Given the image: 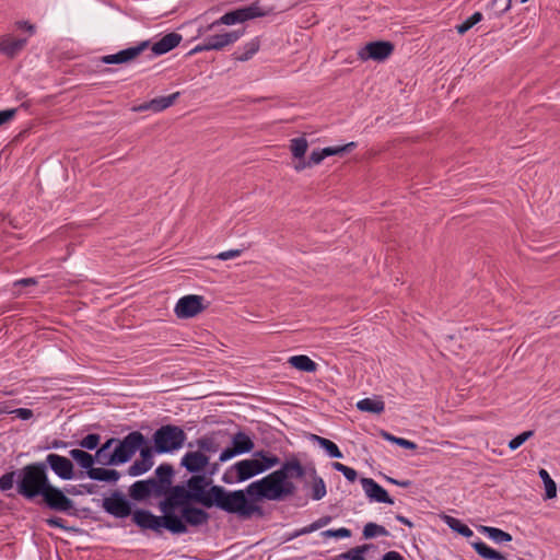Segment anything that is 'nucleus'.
I'll list each match as a JSON object with an SVG mask.
<instances>
[{
    "mask_svg": "<svg viewBox=\"0 0 560 560\" xmlns=\"http://www.w3.org/2000/svg\"><path fill=\"white\" fill-rule=\"evenodd\" d=\"M100 441H101V436L98 434L91 433V434H88L86 436H84L79 442V445L85 450H95L98 446Z\"/></svg>",
    "mask_w": 560,
    "mask_h": 560,
    "instance_id": "obj_46",
    "label": "nucleus"
},
{
    "mask_svg": "<svg viewBox=\"0 0 560 560\" xmlns=\"http://www.w3.org/2000/svg\"><path fill=\"white\" fill-rule=\"evenodd\" d=\"M117 442H118L117 439L112 438V439L107 440L98 450H103V451H107L108 452L114 444L117 445Z\"/></svg>",
    "mask_w": 560,
    "mask_h": 560,
    "instance_id": "obj_61",
    "label": "nucleus"
},
{
    "mask_svg": "<svg viewBox=\"0 0 560 560\" xmlns=\"http://www.w3.org/2000/svg\"><path fill=\"white\" fill-rule=\"evenodd\" d=\"M288 362L292 368L299 371L313 373L317 370V364L304 354L290 357Z\"/></svg>",
    "mask_w": 560,
    "mask_h": 560,
    "instance_id": "obj_24",
    "label": "nucleus"
},
{
    "mask_svg": "<svg viewBox=\"0 0 560 560\" xmlns=\"http://www.w3.org/2000/svg\"><path fill=\"white\" fill-rule=\"evenodd\" d=\"M180 466L192 475H207L209 455L196 450L188 451L180 458Z\"/></svg>",
    "mask_w": 560,
    "mask_h": 560,
    "instance_id": "obj_15",
    "label": "nucleus"
},
{
    "mask_svg": "<svg viewBox=\"0 0 560 560\" xmlns=\"http://www.w3.org/2000/svg\"><path fill=\"white\" fill-rule=\"evenodd\" d=\"M383 560H404L397 551H388L384 555Z\"/></svg>",
    "mask_w": 560,
    "mask_h": 560,
    "instance_id": "obj_58",
    "label": "nucleus"
},
{
    "mask_svg": "<svg viewBox=\"0 0 560 560\" xmlns=\"http://www.w3.org/2000/svg\"><path fill=\"white\" fill-rule=\"evenodd\" d=\"M70 457L77 462V464L88 470H91L93 468V465L95 463L94 456L90 453L80 450V448H73L69 452Z\"/></svg>",
    "mask_w": 560,
    "mask_h": 560,
    "instance_id": "obj_30",
    "label": "nucleus"
},
{
    "mask_svg": "<svg viewBox=\"0 0 560 560\" xmlns=\"http://www.w3.org/2000/svg\"><path fill=\"white\" fill-rule=\"evenodd\" d=\"M471 546L475 549V551L483 559L506 560V557L503 553L490 548L487 544H485L481 540L472 542Z\"/></svg>",
    "mask_w": 560,
    "mask_h": 560,
    "instance_id": "obj_27",
    "label": "nucleus"
},
{
    "mask_svg": "<svg viewBox=\"0 0 560 560\" xmlns=\"http://www.w3.org/2000/svg\"><path fill=\"white\" fill-rule=\"evenodd\" d=\"M533 435H534V431H532V430L522 432L521 434H518L517 436H515L514 439H512L509 442V448L511 451L517 450L522 444H524Z\"/></svg>",
    "mask_w": 560,
    "mask_h": 560,
    "instance_id": "obj_47",
    "label": "nucleus"
},
{
    "mask_svg": "<svg viewBox=\"0 0 560 560\" xmlns=\"http://www.w3.org/2000/svg\"><path fill=\"white\" fill-rule=\"evenodd\" d=\"M145 444L143 434L139 431H133L126 435L121 441L118 440L114 448V458L118 465L125 464L131 459L136 452Z\"/></svg>",
    "mask_w": 560,
    "mask_h": 560,
    "instance_id": "obj_9",
    "label": "nucleus"
},
{
    "mask_svg": "<svg viewBox=\"0 0 560 560\" xmlns=\"http://www.w3.org/2000/svg\"><path fill=\"white\" fill-rule=\"evenodd\" d=\"M103 506L107 513L116 517H126L131 512L129 502L119 495L106 498L104 500Z\"/></svg>",
    "mask_w": 560,
    "mask_h": 560,
    "instance_id": "obj_19",
    "label": "nucleus"
},
{
    "mask_svg": "<svg viewBox=\"0 0 560 560\" xmlns=\"http://www.w3.org/2000/svg\"><path fill=\"white\" fill-rule=\"evenodd\" d=\"M149 47V42H142L137 46L122 49L116 54L102 57V62L107 65L127 63L133 61L142 51Z\"/></svg>",
    "mask_w": 560,
    "mask_h": 560,
    "instance_id": "obj_17",
    "label": "nucleus"
},
{
    "mask_svg": "<svg viewBox=\"0 0 560 560\" xmlns=\"http://www.w3.org/2000/svg\"><path fill=\"white\" fill-rule=\"evenodd\" d=\"M16 471L5 472L0 477V490L7 492L13 488Z\"/></svg>",
    "mask_w": 560,
    "mask_h": 560,
    "instance_id": "obj_48",
    "label": "nucleus"
},
{
    "mask_svg": "<svg viewBox=\"0 0 560 560\" xmlns=\"http://www.w3.org/2000/svg\"><path fill=\"white\" fill-rule=\"evenodd\" d=\"M26 43V38H14L11 35L2 36L0 38V52L13 58L25 47Z\"/></svg>",
    "mask_w": 560,
    "mask_h": 560,
    "instance_id": "obj_22",
    "label": "nucleus"
},
{
    "mask_svg": "<svg viewBox=\"0 0 560 560\" xmlns=\"http://www.w3.org/2000/svg\"><path fill=\"white\" fill-rule=\"evenodd\" d=\"M46 523L51 527L65 528L63 520L60 517H50L46 520Z\"/></svg>",
    "mask_w": 560,
    "mask_h": 560,
    "instance_id": "obj_57",
    "label": "nucleus"
},
{
    "mask_svg": "<svg viewBox=\"0 0 560 560\" xmlns=\"http://www.w3.org/2000/svg\"><path fill=\"white\" fill-rule=\"evenodd\" d=\"M322 535L324 537L348 538L351 536V530L346 527H341L338 529H327L323 532Z\"/></svg>",
    "mask_w": 560,
    "mask_h": 560,
    "instance_id": "obj_50",
    "label": "nucleus"
},
{
    "mask_svg": "<svg viewBox=\"0 0 560 560\" xmlns=\"http://www.w3.org/2000/svg\"><path fill=\"white\" fill-rule=\"evenodd\" d=\"M264 15L265 12L256 4L240 8L223 14L220 19L215 20L211 24L200 26L198 28V34L205 35L206 33H209L212 30H217L221 25H234Z\"/></svg>",
    "mask_w": 560,
    "mask_h": 560,
    "instance_id": "obj_8",
    "label": "nucleus"
},
{
    "mask_svg": "<svg viewBox=\"0 0 560 560\" xmlns=\"http://www.w3.org/2000/svg\"><path fill=\"white\" fill-rule=\"evenodd\" d=\"M47 506L57 512H70L74 505L59 488L49 483L40 495Z\"/></svg>",
    "mask_w": 560,
    "mask_h": 560,
    "instance_id": "obj_12",
    "label": "nucleus"
},
{
    "mask_svg": "<svg viewBox=\"0 0 560 560\" xmlns=\"http://www.w3.org/2000/svg\"><path fill=\"white\" fill-rule=\"evenodd\" d=\"M304 469L300 462L292 460L284 463L280 469L272 471L260 480L254 481L246 487V494L249 497L269 501H281L295 492V486L290 478H301Z\"/></svg>",
    "mask_w": 560,
    "mask_h": 560,
    "instance_id": "obj_2",
    "label": "nucleus"
},
{
    "mask_svg": "<svg viewBox=\"0 0 560 560\" xmlns=\"http://www.w3.org/2000/svg\"><path fill=\"white\" fill-rule=\"evenodd\" d=\"M11 413H14L18 418L22 420H28L33 417V411L27 408H18L11 411Z\"/></svg>",
    "mask_w": 560,
    "mask_h": 560,
    "instance_id": "obj_54",
    "label": "nucleus"
},
{
    "mask_svg": "<svg viewBox=\"0 0 560 560\" xmlns=\"http://www.w3.org/2000/svg\"><path fill=\"white\" fill-rule=\"evenodd\" d=\"M203 302L205 298L201 295H185L177 301L174 313L179 319L192 318L205 311Z\"/></svg>",
    "mask_w": 560,
    "mask_h": 560,
    "instance_id": "obj_11",
    "label": "nucleus"
},
{
    "mask_svg": "<svg viewBox=\"0 0 560 560\" xmlns=\"http://www.w3.org/2000/svg\"><path fill=\"white\" fill-rule=\"evenodd\" d=\"M479 530L487 535L488 538H490L492 541H494L495 544H504V542H510L512 540V536L500 529V528H497V527H491V526H480L479 527Z\"/></svg>",
    "mask_w": 560,
    "mask_h": 560,
    "instance_id": "obj_29",
    "label": "nucleus"
},
{
    "mask_svg": "<svg viewBox=\"0 0 560 560\" xmlns=\"http://www.w3.org/2000/svg\"><path fill=\"white\" fill-rule=\"evenodd\" d=\"M16 114L15 108L0 110V126L10 121Z\"/></svg>",
    "mask_w": 560,
    "mask_h": 560,
    "instance_id": "obj_53",
    "label": "nucleus"
},
{
    "mask_svg": "<svg viewBox=\"0 0 560 560\" xmlns=\"http://www.w3.org/2000/svg\"><path fill=\"white\" fill-rule=\"evenodd\" d=\"M376 536H388V530L384 526H381L376 523L370 522L365 524L363 528V537L365 539H371Z\"/></svg>",
    "mask_w": 560,
    "mask_h": 560,
    "instance_id": "obj_37",
    "label": "nucleus"
},
{
    "mask_svg": "<svg viewBox=\"0 0 560 560\" xmlns=\"http://www.w3.org/2000/svg\"><path fill=\"white\" fill-rule=\"evenodd\" d=\"M357 408L361 411L381 413L385 409V404L381 399L364 398L357 402Z\"/></svg>",
    "mask_w": 560,
    "mask_h": 560,
    "instance_id": "obj_32",
    "label": "nucleus"
},
{
    "mask_svg": "<svg viewBox=\"0 0 560 560\" xmlns=\"http://www.w3.org/2000/svg\"><path fill=\"white\" fill-rule=\"evenodd\" d=\"M189 501L191 500L184 486L170 487L165 499L159 505L163 516H156L147 510H136L132 513V521L142 529L160 533L162 528H166L173 534H184L187 532V527L183 520L174 514V510L184 509Z\"/></svg>",
    "mask_w": 560,
    "mask_h": 560,
    "instance_id": "obj_1",
    "label": "nucleus"
},
{
    "mask_svg": "<svg viewBox=\"0 0 560 560\" xmlns=\"http://www.w3.org/2000/svg\"><path fill=\"white\" fill-rule=\"evenodd\" d=\"M445 523L455 532L463 535L464 537H471L474 532L465 524H463L459 520L445 516Z\"/></svg>",
    "mask_w": 560,
    "mask_h": 560,
    "instance_id": "obj_36",
    "label": "nucleus"
},
{
    "mask_svg": "<svg viewBox=\"0 0 560 560\" xmlns=\"http://www.w3.org/2000/svg\"><path fill=\"white\" fill-rule=\"evenodd\" d=\"M387 481H389L390 483L397 485L399 487H402V488H408L411 485V482L409 480L399 481V480H396L390 477L387 478Z\"/></svg>",
    "mask_w": 560,
    "mask_h": 560,
    "instance_id": "obj_62",
    "label": "nucleus"
},
{
    "mask_svg": "<svg viewBox=\"0 0 560 560\" xmlns=\"http://www.w3.org/2000/svg\"><path fill=\"white\" fill-rule=\"evenodd\" d=\"M182 35L178 33H168L164 35L161 39L155 42L151 46V50L155 56L164 55L175 47H177L182 40Z\"/></svg>",
    "mask_w": 560,
    "mask_h": 560,
    "instance_id": "obj_21",
    "label": "nucleus"
},
{
    "mask_svg": "<svg viewBox=\"0 0 560 560\" xmlns=\"http://www.w3.org/2000/svg\"><path fill=\"white\" fill-rule=\"evenodd\" d=\"M306 167H311L308 161H305L304 158L299 160V162L294 165V170L296 172H301L305 170Z\"/></svg>",
    "mask_w": 560,
    "mask_h": 560,
    "instance_id": "obj_59",
    "label": "nucleus"
},
{
    "mask_svg": "<svg viewBox=\"0 0 560 560\" xmlns=\"http://www.w3.org/2000/svg\"><path fill=\"white\" fill-rule=\"evenodd\" d=\"M37 281L34 278H24L15 282V285H35Z\"/></svg>",
    "mask_w": 560,
    "mask_h": 560,
    "instance_id": "obj_60",
    "label": "nucleus"
},
{
    "mask_svg": "<svg viewBox=\"0 0 560 560\" xmlns=\"http://www.w3.org/2000/svg\"><path fill=\"white\" fill-rule=\"evenodd\" d=\"M243 35V31H225L220 27L217 30H212L205 35H199V37H203L202 42L196 45L188 55L192 56L202 51L209 50H222L225 47L233 45L236 43L241 36Z\"/></svg>",
    "mask_w": 560,
    "mask_h": 560,
    "instance_id": "obj_6",
    "label": "nucleus"
},
{
    "mask_svg": "<svg viewBox=\"0 0 560 560\" xmlns=\"http://www.w3.org/2000/svg\"><path fill=\"white\" fill-rule=\"evenodd\" d=\"M140 459L136 460L129 468L128 472L130 476H139L151 469L153 466L152 451L150 447H140Z\"/></svg>",
    "mask_w": 560,
    "mask_h": 560,
    "instance_id": "obj_20",
    "label": "nucleus"
},
{
    "mask_svg": "<svg viewBox=\"0 0 560 560\" xmlns=\"http://www.w3.org/2000/svg\"><path fill=\"white\" fill-rule=\"evenodd\" d=\"M326 158V155L323 153V149L322 150H314L311 155H310V159H308V163L311 166L313 165H318L323 162V160Z\"/></svg>",
    "mask_w": 560,
    "mask_h": 560,
    "instance_id": "obj_51",
    "label": "nucleus"
},
{
    "mask_svg": "<svg viewBox=\"0 0 560 560\" xmlns=\"http://www.w3.org/2000/svg\"><path fill=\"white\" fill-rule=\"evenodd\" d=\"M174 475V469L168 464H162L155 469L156 480L162 481L164 485H172V478Z\"/></svg>",
    "mask_w": 560,
    "mask_h": 560,
    "instance_id": "obj_39",
    "label": "nucleus"
},
{
    "mask_svg": "<svg viewBox=\"0 0 560 560\" xmlns=\"http://www.w3.org/2000/svg\"><path fill=\"white\" fill-rule=\"evenodd\" d=\"M218 469H219V464L218 463H213V464L209 463L207 475H209L211 477V476H213L218 471Z\"/></svg>",
    "mask_w": 560,
    "mask_h": 560,
    "instance_id": "obj_64",
    "label": "nucleus"
},
{
    "mask_svg": "<svg viewBox=\"0 0 560 560\" xmlns=\"http://www.w3.org/2000/svg\"><path fill=\"white\" fill-rule=\"evenodd\" d=\"M331 522V517L330 516H323L318 520H316L315 522H313L312 524L303 527L302 529H300V535H305V534H311L322 527H325L326 525H328L329 523Z\"/></svg>",
    "mask_w": 560,
    "mask_h": 560,
    "instance_id": "obj_42",
    "label": "nucleus"
},
{
    "mask_svg": "<svg viewBox=\"0 0 560 560\" xmlns=\"http://www.w3.org/2000/svg\"><path fill=\"white\" fill-rule=\"evenodd\" d=\"M179 96V92H175L173 94L166 96L155 97L150 101V105L152 106V112L160 113L168 107H171Z\"/></svg>",
    "mask_w": 560,
    "mask_h": 560,
    "instance_id": "obj_33",
    "label": "nucleus"
},
{
    "mask_svg": "<svg viewBox=\"0 0 560 560\" xmlns=\"http://www.w3.org/2000/svg\"><path fill=\"white\" fill-rule=\"evenodd\" d=\"M394 51V45L389 42L377 40L368 43L358 51V58L362 61H384Z\"/></svg>",
    "mask_w": 560,
    "mask_h": 560,
    "instance_id": "obj_13",
    "label": "nucleus"
},
{
    "mask_svg": "<svg viewBox=\"0 0 560 560\" xmlns=\"http://www.w3.org/2000/svg\"><path fill=\"white\" fill-rule=\"evenodd\" d=\"M382 436L386 440V441H389L394 444H397V441L399 440V438L388 433V432H382Z\"/></svg>",
    "mask_w": 560,
    "mask_h": 560,
    "instance_id": "obj_63",
    "label": "nucleus"
},
{
    "mask_svg": "<svg viewBox=\"0 0 560 560\" xmlns=\"http://www.w3.org/2000/svg\"><path fill=\"white\" fill-rule=\"evenodd\" d=\"M49 483L45 463L28 464L19 471L18 492L26 499L42 495Z\"/></svg>",
    "mask_w": 560,
    "mask_h": 560,
    "instance_id": "obj_3",
    "label": "nucleus"
},
{
    "mask_svg": "<svg viewBox=\"0 0 560 560\" xmlns=\"http://www.w3.org/2000/svg\"><path fill=\"white\" fill-rule=\"evenodd\" d=\"M259 47L260 43L258 38H254L234 52V59L237 61H247L259 50Z\"/></svg>",
    "mask_w": 560,
    "mask_h": 560,
    "instance_id": "obj_28",
    "label": "nucleus"
},
{
    "mask_svg": "<svg viewBox=\"0 0 560 560\" xmlns=\"http://www.w3.org/2000/svg\"><path fill=\"white\" fill-rule=\"evenodd\" d=\"M189 447H192L194 444L189 443ZM195 446H197L198 451L205 454H214L220 450V444L217 442L213 435H205L195 441Z\"/></svg>",
    "mask_w": 560,
    "mask_h": 560,
    "instance_id": "obj_26",
    "label": "nucleus"
},
{
    "mask_svg": "<svg viewBox=\"0 0 560 560\" xmlns=\"http://www.w3.org/2000/svg\"><path fill=\"white\" fill-rule=\"evenodd\" d=\"M280 459L266 452H256L253 458H247L235 463L232 470L236 474V482L248 480L266 470L277 466Z\"/></svg>",
    "mask_w": 560,
    "mask_h": 560,
    "instance_id": "obj_5",
    "label": "nucleus"
},
{
    "mask_svg": "<svg viewBox=\"0 0 560 560\" xmlns=\"http://www.w3.org/2000/svg\"><path fill=\"white\" fill-rule=\"evenodd\" d=\"M355 147H357L355 142H349V143L343 144V145L324 148L323 149V153L326 155V158L327 156H331V155H341V154H343L346 152L351 151Z\"/></svg>",
    "mask_w": 560,
    "mask_h": 560,
    "instance_id": "obj_41",
    "label": "nucleus"
},
{
    "mask_svg": "<svg viewBox=\"0 0 560 560\" xmlns=\"http://www.w3.org/2000/svg\"><path fill=\"white\" fill-rule=\"evenodd\" d=\"M186 439L185 431L173 424L162 425L153 434L154 447L159 454L173 453L182 448Z\"/></svg>",
    "mask_w": 560,
    "mask_h": 560,
    "instance_id": "obj_7",
    "label": "nucleus"
},
{
    "mask_svg": "<svg viewBox=\"0 0 560 560\" xmlns=\"http://www.w3.org/2000/svg\"><path fill=\"white\" fill-rule=\"evenodd\" d=\"M44 463L46 464V467L49 466L54 474L60 479L71 480L74 478V467L68 457L50 453L46 456Z\"/></svg>",
    "mask_w": 560,
    "mask_h": 560,
    "instance_id": "obj_16",
    "label": "nucleus"
},
{
    "mask_svg": "<svg viewBox=\"0 0 560 560\" xmlns=\"http://www.w3.org/2000/svg\"><path fill=\"white\" fill-rule=\"evenodd\" d=\"M210 483L211 479L207 478L206 475H192L187 480V492L190 500L206 508H212L213 495L211 494V488L206 490Z\"/></svg>",
    "mask_w": 560,
    "mask_h": 560,
    "instance_id": "obj_10",
    "label": "nucleus"
},
{
    "mask_svg": "<svg viewBox=\"0 0 560 560\" xmlns=\"http://www.w3.org/2000/svg\"><path fill=\"white\" fill-rule=\"evenodd\" d=\"M89 478L97 481H106V482H116L120 475L115 469H106V468H91L88 470Z\"/></svg>",
    "mask_w": 560,
    "mask_h": 560,
    "instance_id": "obj_25",
    "label": "nucleus"
},
{
    "mask_svg": "<svg viewBox=\"0 0 560 560\" xmlns=\"http://www.w3.org/2000/svg\"><path fill=\"white\" fill-rule=\"evenodd\" d=\"M539 477L542 480L546 489V498L553 499L557 495L556 482L551 479L550 475L546 469L539 470Z\"/></svg>",
    "mask_w": 560,
    "mask_h": 560,
    "instance_id": "obj_38",
    "label": "nucleus"
},
{
    "mask_svg": "<svg viewBox=\"0 0 560 560\" xmlns=\"http://www.w3.org/2000/svg\"><path fill=\"white\" fill-rule=\"evenodd\" d=\"M397 445L404 447V448H408V450H416L417 448V444L412 441H409V440H406V439H402V438H399V440L397 441Z\"/></svg>",
    "mask_w": 560,
    "mask_h": 560,
    "instance_id": "obj_56",
    "label": "nucleus"
},
{
    "mask_svg": "<svg viewBox=\"0 0 560 560\" xmlns=\"http://www.w3.org/2000/svg\"><path fill=\"white\" fill-rule=\"evenodd\" d=\"M114 458V452L97 450L94 456L95 462L105 465V466H115L118 465L117 462L112 460Z\"/></svg>",
    "mask_w": 560,
    "mask_h": 560,
    "instance_id": "obj_45",
    "label": "nucleus"
},
{
    "mask_svg": "<svg viewBox=\"0 0 560 560\" xmlns=\"http://www.w3.org/2000/svg\"><path fill=\"white\" fill-rule=\"evenodd\" d=\"M241 254H242V249H230V250L219 253L217 255V258L220 260H228V259L236 258V257L241 256Z\"/></svg>",
    "mask_w": 560,
    "mask_h": 560,
    "instance_id": "obj_52",
    "label": "nucleus"
},
{
    "mask_svg": "<svg viewBox=\"0 0 560 560\" xmlns=\"http://www.w3.org/2000/svg\"><path fill=\"white\" fill-rule=\"evenodd\" d=\"M149 486H153L152 482H148V480H140L135 482L131 486L130 494L136 500H143L151 495V490Z\"/></svg>",
    "mask_w": 560,
    "mask_h": 560,
    "instance_id": "obj_35",
    "label": "nucleus"
},
{
    "mask_svg": "<svg viewBox=\"0 0 560 560\" xmlns=\"http://www.w3.org/2000/svg\"><path fill=\"white\" fill-rule=\"evenodd\" d=\"M255 444L253 440L244 432H237L232 436V447L221 452L219 462L224 463L236 455L246 454L253 451Z\"/></svg>",
    "mask_w": 560,
    "mask_h": 560,
    "instance_id": "obj_14",
    "label": "nucleus"
},
{
    "mask_svg": "<svg viewBox=\"0 0 560 560\" xmlns=\"http://www.w3.org/2000/svg\"><path fill=\"white\" fill-rule=\"evenodd\" d=\"M245 493L246 490L228 492L221 486L211 487L213 506H217L228 513L238 514L242 517H249L258 510V508L246 499Z\"/></svg>",
    "mask_w": 560,
    "mask_h": 560,
    "instance_id": "obj_4",
    "label": "nucleus"
},
{
    "mask_svg": "<svg viewBox=\"0 0 560 560\" xmlns=\"http://www.w3.org/2000/svg\"><path fill=\"white\" fill-rule=\"evenodd\" d=\"M313 493L312 498L314 500H320L326 495V486L322 478L315 479L313 487H312Z\"/></svg>",
    "mask_w": 560,
    "mask_h": 560,
    "instance_id": "obj_49",
    "label": "nucleus"
},
{
    "mask_svg": "<svg viewBox=\"0 0 560 560\" xmlns=\"http://www.w3.org/2000/svg\"><path fill=\"white\" fill-rule=\"evenodd\" d=\"M19 28L27 31L31 35L35 33V25L28 23L27 21H19L16 23Z\"/></svg>",
    "mask_w": 560,
    "mask_h": 560,
    "instance_id": "obj_55",
    "label": "nucleus"
},
{
    "mask_svg": "<svg viewBox=\"0 0 560 560\" xmlns=\"http://www.w3.org/2000/svg\"><path fill=\"white\" fill-rule=\"evenodd\" d=\"M180 513L184 521L192 526L206 524L209 518L207 512L199 508L191 506L189 504L187 506H184V509L180 510Z\"/></svg>",
    "mask_w": 560,
    "mask_h": 560,
    "instance_id": "obj_23",
    "label": "nucleus"
},
{
    "mask_svg": "<svg viewBox=\"0 0 560 560\" xmlns=\"http://www.w3.org/2000/svg\"><path fill=\"white\" fill-rule=\"evenodd\" d=\"M332 467L335 470L341 472L350 482H354L358 478V472L355 469L348 467L339 462L332 463Z\"/></svg>",
    "mask_w": 560,
    "mask_h": 560,
    "instance_id": "obj_43",
    "label": "nucleus"
},
{
    "mask_svg": "<svg viewBox=\"0 0 560 560\" xmlns=\"http://www.w3.org/2000/svg\"><path fill=\"white\" fill-rule=\"evenodd\" d=\"M482 20V14L480 12H475L471 16L466 19L463 23L456 26V31L458 34L463 35L467 31H469L474 25Z\"/></svg>",
    "mask_w": 560,
    "mask_h": 560,
    "instance_id": "obj_40",
    "label": "nucleus"
},
{
    "mask_svg": "<svg viewBox=\"0 0 560 560\" xmlns=\"http://www.w3.org/2000/svg\"><path fill=\"white\" fill-rule=\"evenodd\" d=\"M361 485L370 501L388 504L394 503V500L388 495L387 491L372 478H362Z\"/></svg>",
    "mask_w": 560,
    "mask_h": 560,
    "instance_id": "obj_18",
    "label": "nucleus"
},
{
    "mask_svg": "<svg viewBox=\"0 0 560 560\" xmlns=\"http://www.w3.org/2000/svg\"><path fill=\"white\" fill-rule=\"evenodd\" d=\"M311 440L316 442L322 448H324L331 458H341L342 453L339 447L332 441L322 438L316 434L311 435Z\"/></svg>",
    "mask_w": 560,
    "mask_h": 560,
    "instance_id": "obj_31",
    "label": "nucleus"
},
{
    "mask_svg": "<svg viewBox=\"0 0 560 560\" xmlns=\"http://www.w3.org/2000/svg\"><path fill=\"white\" fill-rule=\"evenodd\" d=\"M148 482H152L153 486H149V489L151 490V495L154 497H161L167 494V491L170 490L168 485H164L162 481H159L154 478L148 479Z\"/></svg>",
    "mask_w": 560,
    "mask_h": 560,
    "instance_id": "obj_44",
    "label": "nucleus"
},
{
    "mask_svg": "<svg viewBox=\"0 0 560 560\" xmlns=\"http://www.w3.org/2000/svg\"><path fill=\"white\" fill-rule=\"evenodd\" d=\"M308 149V142L306 138H293L290 140V151L294 159L301 160L304 158Z\"/></svg>",
    "mask_w": 560,
    "mask_h": 560,
    "instance_id": "obj_34",
    "label": "nucleus"
}]
</instances>
